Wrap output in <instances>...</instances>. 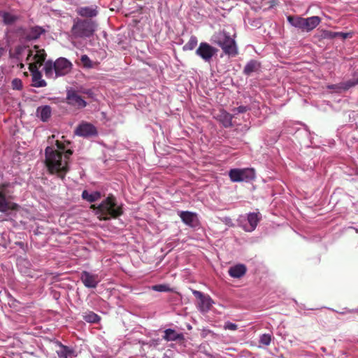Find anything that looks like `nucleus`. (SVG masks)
<instances>
[{"mask_svg":"<svg viewBox=\"0 0 358 358\" xmlns=\"http://www.w3.org/2000/svg\"><path fill=\"white\" fill-rule=\"evenodd\" d=\"M55 137V135H52L48 138L51 145L48 146L45 150V163L50 173L56 174L57 177L64 179L69 171V159L73 155V150H65L64 143L59 140H56L53 145Z\"/></svg>","mask_w":358,"mask_h":358,"instance_id":"1","label":"nucleus"},{"mask_svg":"<svg viewBox=\"0 0 358 358\" xmlns=\"http://www.w3.org/2000/svg\"><path fill=\"white\" fill-rule=\"evenodd\" d=\"M91 208L96 210V215L99 220H110L116 219L123 214L122 206L117 205L116 198L109 194L99 206L92 204Z\"/></svg>","mask_w":358,"mask_h":358,"instance_id":"2","label":"nucleus"},{"mask_svg":"<svg viewBox=\"0 0 358 358\" xmlns=\"http://www.w3.org/2000/svg\"><path fill=\"white\" fill-rule=\"evenodd\" d=\"M72 64L64 57L58 58L55 62L48 60L45 63L44 72L47 78L63 76L71 72Z\"/></svg>","mask_w":358,"mask_h":358,"instance_id":"3","label":"nucleus"},{"mask_svg":"<svg viewBox=\"0 0 358 358\" xmlns=\"http://www.w3.org/2000/svg\"><path fill=\"white\" fill-rule=\"evenodd\" d=\"M96 27L92 20L76 18L71 29V36L75 38H90L95 32Z\"/></svg>","mask_w":358,"mask_h":358,"instance_id":"4","label":"nucleus"},{"mask_svg":"<svg viewBox=\"0 0 358 358\" xmlns=\"http://www.w3.org/2000/svg\"><path fill=\"white\" fill-rule=\"evenodd\" d=\"M287 19L293 27L306 32L313 30L321 22V18L318 16L303 18L300 16L289 15Z\"/></svg>","mask_w":358,"mask_h":358,"instance_id":"5","label":"nucleus"},{"mask_svg":"<svg viewBox=\"0 0 358 358\" xmlns=\"http://www.w3.org/2000/svg\"><path fill=\"white\" fill-rule=\"evenodd\" d=\"M215 43L222 48L226 55L232 57L238 55V49L235 40L226 32L219 34Z\"/></svg>","mask_w":358,"mask_h":358,"instance_id":"6","label":"nucleus"},{"mask_svg":"<svg viewBox=\"0 0 358 358\" xmlns=\"http://www.w3.org/2000/svg\"><path fill=\"white\" fill-rule=\"evenodd\" d=\"M230 180L234 182H248L255 178L253 169H232L229 172Z\"/></svg>","mask_w":358,"mask_h":358,"instance_id":"7","label":"nucleus"},{"mask_svg":"<svg viewBox=\"0 0 358 358\" xmlns=\"http://www.w3.org/2000/svg\"><path fill=\"white\" fill-rule=\"evenodd\" d=\"M10 186L9 182L0 184V212L6 213L8 210H16L17 205L11 202L7 195L9 192L7 188Z\"/></svg>","mask_w":358,"mask_h":358,"instance_id":"8","label":"nucleus"},{"mask_svg":"<svg viewBox=\"0 0 358 358\" xmlns=\"http://www.w3.org/2000/svg\"><path fill=\"white\" fill-rule=\"evenodd\" d=\"M217 49L208 43L201 42L196 50V54L204 62H210L212 58L217 54Z\"/></svg>","mask_w":358,"mask_h":358,"instance_id":"9","label":"nucleus"},{"mask_svg":"<svg viewBox=\"0 0 358 358\" xmlns=\"http://www.w3.org/2000/svg\"><path fill=\"white\" fill-rule=\"evenodd\" d=\"M46 53L43 49H40L37 45H34L33 50H28V55L26 60L29 61L33 57L34 62L29 63V64H36L38 68L41 66L46 59Z\"/></svg>","mask_w":358,"mask_h":358,"instance_id":"10","label":"nucleus"},{"mask_svg":"<svg viewBox=\"0 0 358 358\" xmlns=\"http://www.w3.org/2000/svg\"><path fill=\"white\" fill-rule=\"evenodd\" d=\"M66 102L78 108H83L87 106V102L73 90H67Z\"/></svg>","mask_w":358,"mask_h":358,"instance_id":"11","label":"nucleus"},{"mask_svg":"<svg viewBox=\"0 0 358 358\" xmlns=\"http://www.w3.org/2000/svg\"><path fill=\"white\" fill-rule=\"evenodd\" d=\"M75 134L79 136L91 137L97 135L96 128L91 123L82 122L75 130Z\"/></svg>","mask_w":358,"mask_h":358,"instance_id":"12","label":"nucleus"},{"mask_svg":"<svg viewBox=\"0 0 358 358\" xmlns=\"http://www.w3.org/2000/svg\"><path fill=\"white\" fill-rule=\"evenodd\" d=\"M194 296L199 300V308L201 312H208L212 307L213 301L208 295H205L202 292L193 290Z\"/></svg>","mask_w":358,"mask_h":358,"instance_id":"13","label":"nucleus"},{"mask_svg":"<svg viewBox=\"0 0 358 358\" xmlns=\"http://www.w3.org/2000/svg\"><path fill=\"white\" fill-rule=\"evenodd\" d=\"M80 280L83 285L87 288H96L101 281L98 274H93L87 271H82L80 273Z\"/></svg>","mask_w":358,"mask_h":358,"instance_id":"14","label":"nucleus"},{"mask_svg":"<svg viewBox=\"0 0 358 358\" xmlns=\"http://www.w3.org/2000/svg\"><path fill=\"white\" fill-rule=\"evenodd\" d=\"M29 69L31 73L32 85L36 87H43L47 85V83L42 79V74L38 71L36 64H29Z\"/></svg>","mask_w":358,"mask_h":358,"instance_id":"15","label":"nucleus"},{"mask_svg":"<svg viewBox=\"0 0 358 358\" xmlns=\"http://www.w3.org/2000/svg\"><path fill=\"white\" fill-rule=\"evenodd\" d=\"M179 216L182 221L190 227H196L199 224V219L195 213L181 211L179 213Z\"/></svg>","mask_w":358,"mask_h":358,"instance_id":"16","label":"nucleus"},{"mask_svg":"<svg viewBox=\"0 0 358 358\" xmlns=\"http://www.w3.org/2000/svg\"><path fill=\"white\" fill-rule=\"evenodd\" d=\"M59 349L56 350L58 358H74L76 356L75 350L62 343L58 342Z\"/></svg>","mask_w":358,"mask_h":358,"instance_id":"17","label":"nucleus"},{"mask_svg":"<svg viewBox=\"0 0 358 358\" xmlns=\"http://www.w3.org/2000/svg\"><path fill=\"white\" fill-rule=\"evenodd\" d=\"M260 220L261 217L259 216V213H251L248 214V222L249 223V225H244L243 228L245 231L250 232L254 231L257 227Z\"/></svg>","mask_w":358,"mask_h":358,"instance_id":"18","label":"nucleus"},{"mask_svg":"<svg viewBox=\"0 0 358 358\" xmlns=\"http://www.w3.org/2000/svg\"><path fill=\"white\" fill-rule=\"evenodd\" d=\"M44 32L45 29L41 27H32L24 33V38L28 41L36 40Z\"/></svg>","mask_w":358,"mask_h":358,"instance_id":"19","label":"nucleus"},{"mask_svg":"<svg viewBox=\"0 0 358 358\" xmlns=\"http://www.w3.org/2000/svg\"><path fill=\"white\" fill-rule=\"evenodd\" d=\"M163 338L167 341H184L185 336L181 333H177L172 329H167L164 331Z\"/></svg>","mask_w":358,"mask_h":358,"instance_id":"20","label":"nucleus"},{"mask_svg":"<svg viewBox=\"0 0 358 358\" xmlns=\"http://www.w3.org/2000/svg\"><path fill=\"white\" fill-rule=\"evenodd\" d=\"M247 268L244 264H237L229 269V274L232 278H240L245 274Z\"/></svg>","mask_w":358,"mask_h":358,"instance_id":"21","label":"nucleus"},{"mask_svg":"<svg viewBox=\"0 0 358 358\" xmlns=\"http://www.w3.org/2000/svg\"><path fill=\"white\" fill-rule=\"evenodd\" d=\"M37 116L43 121H48L51 117L52 110L50 106L38 107L36 110Z\"/></svg>","mask_w":358,"mask_h":358,"instance_id":"22","label":"nucleus"},{"mask_svg":"<svg viewBox=\"0 0 358 358\" xmlns=\"http://www.w3.org/2000/svg\"><path fill=\"white\" fill-rule=\"evenodd\" d=\"M77 13L82 17H95L98 12L95 8L86 6L78 8Z\"/></svg>","mask_w":358,"mask_h":358,"instance_id":"23","label":"nucleus"},{"mask_svg":"<svg viewBox=\"0 0 358 358\" xmlns=\"http://www.w3.org/2000/svg\"><path fill=\"white\" fill-rule=\"evenodd\" d=\"M260 68V63L256 60H250L244 67L243 73L250 76L252 73L257 71Z\"/></svg>","mask_w":358,"mask_h":358,"instance_id":"24","label":"nucleus"},{"mask_svg":"<svg viewBox=\"0 0 358 358\" xmlns=\"http://www.w3.org/2000/svg\"><path fill=\"white\" fill-rule=\"evenodd\" d=\"M101 197V194L99 192H94L89 193L87 190H84L82 193V198L90 203L94 202Z\"/></svg>","mask_w":358,"mask_h":358,"instance_id":"25","label":"nucleus"},{"mask_svg":"<svg viewBox=\"0 0 358 358\" xmlns=\"http://www.w3.org/2000/svg\"><path fill=\"white\" fill-rule=\"evenodd\" d=\"M314 38L322 41L323 39H334V31L322 29L315 34Z\"/></svg>","mask_w":358,"mask_h":358,"instance_id":"26","label":"nucleus"},{"mask_svg":"<svg viewBox=\"0 0 358 358\" xmlns=\"http://www.w3.org/2000/svg\"><path fill=\"white\" fill-rule=\"evenodd\" d=\"M3 22L5 24L10 25L15 23L18 19L17 16L13 15L8 12L2 13Z\"/></svg>","mask_w":358,"mask_h":358,"instance_id":"27","label":"nucleus"},{"mask_svg":"<svg viewBox=\"0 0 358 358\" xmlns=\"http://www.w3.org/2000/svg\"><path fill=\"white\" fill-rule=\"evenodd\" d=\"M83 319L90 323H96L100 320V317L92 311L85 313Z\"/></svg>","mask_w":358,"mask_h":358,"instance_id":"28","label":"nucleus"},{"mask_svg":"<svg viewBox=\"0 0 358 358\" xmlns=\"http://www.w3.org/2000/svg\"><path fill=\"white\" fill-rule=\"evenodd\" d=\"M197 43V38L195 36H192L187 43L183 46V50L185 51L192 50L196 48Z\"/></svg>","mask_w":358,"mask_h":358,"instance_id":"29","label":"nucleus"},{"mask_svg":"<svg viewBox=\"0 0 358 358\" xmlns=\"http://www.w3.org/2000/svg\"><path fill=\"white\" fill-rule=\"evenodd\" d=\"M26 49H27L26 46L17 45L15 47L13 52H10V57H13V58L17 59V60H20V56L24 52V50Z\"/></svg>","mask_w":358,"mask_h":358,"instance_id":"30","label":"nucleus"},{"mask_svg":"<svg viewBox=\"0 0 358 358\" xmlns=\"http://www.w3.org/2000/svg\"><path fill=\"white\" fill-rule=\"evenodd\" d=\"M151 289L154 291L160 292H166L171 291V288L166 285H155L152 286Z\"/></svg>","mask_w":358,"mask_h":358,"instance_id":"31","label":"nucleus"},{"mask_svg":"<svg viewBox=\"0 0 358 358\" xmlns=\"http://www.w3.org/2000/svg\"><path fill=\"white\" fill-rule=\"evenodd\" d=\"M356 85H357L356 79L349 80L346 82L341 83V87H343V90L345 91L355 86Z\"/></svg>","mask_w":358,"mask_h":358,"instance_id":"32","label":"nucleus"},{"mask_svg":"<svg viewBox=\"0 0 358 358\" xmlns=\"http://www.w3.org/2000/svg\"><path fill=\"white\" fill-rule=\"evenodd\" d=\"M271 341V335L264 334L261 336L259 343L264 345H269Z\"/></svg>","mask_w":358,"mask_h":358,"instance_id":"33","label":"nucleus"},{"mask_svg":"<svg viewBox=\"0 0 358 358\" xmlns=\"http://www.w3.org/2000/svg\"><path fill=\"white\" fill-rule=\"evenodd\" d=\"M80 61L82 62L83 66L85 67H91L92 66V61L87 57V55H84L81 56Z\"/></svg>","mask_w":358,"mask_h":358,"instance_id":"34","label":"nucleus"},{"mask_svg":"<svg viewBox=\"0 0 358 358\" xmlns=\"http://www.w3.org/2000/svg\"><path fill=\"white\" fill-rule=\"evenodd\" d=\"M352 35L350 33H344V32H335L334 31V38H341L343 40H345L347 38L351 37Z\"/></svg>","mask_w":358,"mask_h":358,"instance_id":"35","label":"nucleus"},{"mask_svg":"<svg viewBox=\"0 0 358 358\" xmlns=\"http://www.w3.org/2000/svg\"><path fill=\"white\" fill-rule=\"evenodd\" d=\"M327 88L329 90H333L337 93H341L343 91V87H341V83L336 85H327Z\"/></svg>","mask_w":358,"mask_h":358,"instance_id":"36","label":"nucleus"},{"mask_svg":"<svg viewBox=\"0 0 358 358\" xmlns=\"http://www.w3.org/2000/svg\"><path fill=\"white\" fill-rule=\"evenodd\" d=\"M12 87L14 90H20L22 87V81L20 79H14L12 81Z\"/></svg>","mask_w":358,"mask_h":358,"instance_id":"37","label":"nucleus"},{"mask_svg":"<svg viewBox=\"0 0 358 358\" xmlns=\"http://www.w3.org/2000/svg\"><path fill=\"white\" fill-rule=\"evenodd\" d=\"M224 329L231 330V331H235L238 329V325L234 323L227 322L224 324Z\"/></svg>","mask_w":358,"mask_h":358,"instance_id":"38","label":"nucleus"},{"mask_svg":"<svg viewBox=\"0 0 358 358\" xmlns=\"http://www.w3.org/2000/svg\"><path fill=\"white\" fill-rule=\"evenodd\" d=\"M247 110H248V108L246 106H238L236 108H235L234 110H236L239 113H243L246 112Z\"/></svg>","mask_w":358,"mask_h":358,"instance_id":"39","label":"nucleus"},{"mask_svg":"<svg viewBox=\"0 0 358 358\" xmlns=\"http://www.w3.org/2000/svg\"><path fill=\"white\" fill-rule=\"evenodd\" d=\"M19 66L20 69L24 68V64L22 63H20Z\"/></svg>","mask_w":358,"mask_h":358,"instance_id":"40","label":"nucleus"},{"mask_svg":"<svg viewBox=\"0 0 358 358\" xmlns=\"http://www.w3.org/2000/svg\"><path fill=\"white\" fill-rule=\"evenodd\" d=\"M1 74H2V69L0 68V78L2 77Z\"/></svg>","mask_w":358,"mask_h":358,"instance_id":"41","label":"nucleus"},{"mask_svg":"<svg viewBox=\"0 0 358 358\" xmlns=\"http://www.w3.org/2000/svg\"><path fill=\"white\" fill-rule=\"evenodd\" d=\"M356 82H357V85H358V78L356 79Z\"/></svg>","mask_w":358,"mask_h":358,"instance_id":"42","label":"nucleus"}]
</instances>
